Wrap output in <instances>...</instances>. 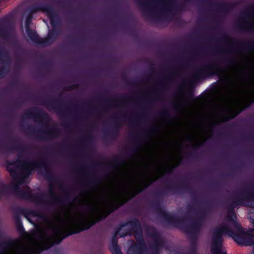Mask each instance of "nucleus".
I'll use <instances>...</instances> for the list:
<instances>
[{
	"mask_svg": "<svg viewBox=\"0 0 254 254\" xmlns=\"http://www.w3.org/2000/svg\"><path fill=\"white\" fill-rule=\"evenodd\" d=\"M132 182L122 184L114 187L101 196L93 200L87 212L77 213L69 215L52 228L53 235L42 238L41 244H26L19 241L14 246L2 254H37L41 250L50 247L56 236L62 235L65 231L70 234L77 233L93 225L96 220L106 212L109 207L124 197L130 190Z\"/></svg>",
	"mask_w": 254,
	"mask_h": 254,
	"instance_id": "f257e3e1",
	"label": "nucleus"
},
{
	"mask_svg": "<svg viewBox=\"0 0 254 254\" xmlns=\"http://www.w3.org/2000/svg\"><path fill=\"white\" fill-rule=\"evenodd\" d=\"M236 229L240 234L238 235L226 227L216 232L218 243L214 242L212 254H254V235L252 230L243 232L239 223L235 222Z\"/></svg>",
	"mask_w": 254,
	"mask_h": 254,
	"instance_id": "f03ea898",
	"label": "nucleus"
},
{
	"mask_svg": "<svg viewBox=\"0 0 254 254\" xmlns=\"http://www.w3.org/2000/svg\"><path fill=\"white\" fill-rule=\"evenodd\" d=\"M232 110L230 105H226L225 107L221 108V112H230Z\"/></svg>",
	"mask_w": 254,
	"mask_h": 254,
	"instance_id": "7ed1b4c3",
	"label": "nucleus"
},
{
	"mask_svg": "<svg viewBox=\"0 0 254 254\" xmlns=\"http://www.w3.org/2000/svg\"><path fill=\"white\" fill-rule=\"evenodd\" d=\"M112 251L114 254H120L121 253L120 250L117 248L113 249Z\"/></svg>",
	"mask_w": 254,
	"mask_h": 254,
	"instance_id": "20e7f679",
	"label": "nucleus"
},
{
	"mask_svg": "<svg viewBox=\"0 0 254 254\" xmlns=\"http://www.w3.org/2000/svg\"><path fill=\"white\" fill-rule=\"evenodd\" d=\"M137 254H142V252L141 251H139L137 252Z\"/></svg>",
	"mask_w": 254,
	"mask_h": 254,
	"instance_id": "39448f33",
	"label": "nucleus"
}]
</instances>
